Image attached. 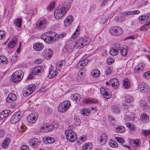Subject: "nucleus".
I'll return each instance as SVG.
<instances>
[{
	"mask_svg": "<svg viewBox=\"0 0 150 150\" xmlns=\"http://www.w3.org/2000/svg\"><path fill=\"white\" fill-rule=\"evenodd\" d=\"M56 34L55 32L49 31L42 35L41 38L47 44H51L56 40Z\"/></svg>",
	"mask_w": 150,
	"mask_h": 150,
	"instance_id": "f257e3e1",
	"label": "nucleus"
},
{
	"mask_svg": "<svg viewBox=\"0 0 150 150\" xmlns=\"http://www.w3.org/2000/svg\"><path fill=\"white\" fill-rule=\"evenodd\" d=\"M91 41V39L87 37L79 38L75 42V46L80 49L89 44Z\"/></svg>",
	"mask_w": 150,
	"mask_h": 150,
	"instance_id": "f03ea898",
	"label": "nucleus"
},
{
	"mask_svg": "<svg viewBox=\"0 0 150 150\" xmlns=\"http://www.w3.org/2000/svg\"><path fill=\"white\" fill-rule=\"evenodd\" d=\"M23 76V72L21 70H18L12 74L10 78V80L14 83H18L22 79Z\"/></svg>",
	"mask_w": 150,
	"mask_h": 150,
	"instance_id": "7ed1b4c3",
	"label": "nucleus"
},
{
	"mask_svg": "<svg viewBox=\"0 0 150 150\" xmlns=\"http://www.w3.org/2000/svg\"><path fill=\"white\" fill-rule=\"evenodd\" d=\"M66 138L69 142H74L77 139V137L76 133L71 130L67 131H66L65 132Z\"/></svg>",
	"mask_w": 150,
	"mask_h": 150,
	"instance_id": "20e7f679",
	"label": "nucleus"
},
{
	"mask_svg": "<svg viewBox=\"0 0 150 150\" xmlns=\"http://www.w3.org/2000/svg\"><path fill=\"white\" fill-rule=\"evenodd\" d=\"M70 105V102L69 101L65 100L59 105L58 110L60 112H65L69 108Z\"/></svg>",
	"mask_w": 150,
	"mask_h": 150,
	"instance_id": "39448f33",
	"label": "nucleus"
},
{
	"mask_svg": "<svg viewBox=\"0 0 150 150\" xmlns=\"http://www.w3.org/2000/svg\"><path fill=\"white\" fill-rule=\"evenodd\" d=\"M47 21L44 18L39 19L37 22L36 28L39 30H44L46 27Z\"/></svg>",
	"mask_w": 150,
	"mask_h": 150,
	"instance_id": "423d86ee",
	"label": "nucleus"
},
{
	"mask_svg": "<svg viewBox=\"0 0 150 150\" xmlns=\"http://www.w3.org/2000/svg\"><path fill=\"white\" fill-rule=\"evenodd\" d=\"M109 31L111 34L116 36L120 35L123 33L122 29L117 26L111 27L109 29Z\"/></svg>",
	"mask_w": 150,
	"mask_h": 150,
	"instance_id": "0eeeda50",
	"label": "nucleus"
},
{
	"mask_svg": "<svg viewBox=\"0 0 150 150\" xmlns=\"http://www.w3.org/2000/svg\"><path fill=\"white\" fill-rule=\"evenodd\" d=\"M35 86L34 84L28 86L23 91V96L25 97L30 95L35 91Z\"/></svg>",
	"mask_w": 150,
	"mask_h": 150,
	"instance_id": "6e6552de",
	"label": "nucleus"
},
{
	"mask_svg": "<svg viewBox=\"0 0 150 150\" xmlns=\"http://www.w3.org/2000/svg\"><path fill=\"white\" fill-rule=\"evenodd\" d=\"M66 10L61 9L58 7L55 10L54 16L55 18L57 19H59L62 18L65 14L67 11Z\"/></svg>",
	"mask_w": 150,
	"mask_h": 150,
	"instance_id": "1a4fd4ad",
	"label": "nucleus"
},
{
	"mask_svg": "<svg viewBox=\"0 0 150 150\" xmlns=\"http://www.w3.org/2000/svg\"><path fill=\"white\" fill-rule=\"evenodd\" d=\"M138 89L141 92L148 93L150 89L149 86L145 82H142L139 84Z\"/></svg>",
	"mask_w": 150,
	"mask_h": 150,
	"instance_id": "9d476101",
	"label": "nucleus"
},
{
	"mask_svg": "<svg viewBox=\"0 0 150 150\" xmlns=\"http://www.w3.org/2000/svg\"><path fill=\"white\" fill-rule=\"evenodd\" d=\"M22 117L20 112H16L11 117L10 122L12 124H15L18 122Z\"/></svg>",
	"mask_w": 150,
	"mask_h": 150,
	"instance_id": "9b49d317",
	"label": "nucleus"
},
{
	"mask_svg": "<svg viewBox=\"0 0 150 150\" xmlns=\"http://www.w3.org/2000/svg\"><path fill=\"white\" fill-rule=\"evenodd\" d=\"M44 71V68L40 66L34 67L32 71V74L35 75H40Z\"/></svg>",
	"mask_w": 150,
	"mask_h": 150,
	"instance_id": "f8f14e48",
	"label": "nucleus"
},
{
	"mask_svg": "<svg viewBox=\"0 0 150 150\" xmlns=\"http://www.w3.org/2000/svg\"><path fill=\"white\" fill-rule=\"evenodd\" d=\"M100 92L103 96L105 98L108 99L110 98L111 94L109 89L102 87L100 88Z\"/></svg>",
	"mask_w": 150,
	"mask_h": 150,
	"instance_id": "ddd939ff",
	"label": "nucleus"
},
{
	"mask_svg": "<svg viewBox=\"0 0 150 150\" xmlns=\"http://www.w3.org/2000/svg\"><path fill=\"white\" fill-rule=\"evenodd\" d=\"M40 141L35 138H32L29 142L30 146L33 147L37 148L40 144Z\"/></svg>",
	"mask_w": 150,
	"mask_h": 150,
	"instance_id": "4468645a",
	"label": "nucleus"
},
{
	"mask_svg": "<svg viewBox=\"0 0 150 150\" xmlns=\"http://www.w3.org/2000/svg\"><path fill=\"white\" fill-rule=\"evenodd\" d=\"M73 19V17L71 15H69L67 16L64 22L65 26L67 27L71 25Z\"/></svg>",
	"mask_w": 150,
	"mask_h": 150,
	"instance_id": "2eb2a0df",
	"label": "nucleus"
},
{
	"mask_svg": "<svg viewBox=\"0 0 150 150\" xmlns=\"http://www.w3.org/2000/svg\"><path fill=\"white\" fill-rule=\"evenodd\" d=\"M110 82L111 86L114 89H117L119 86L118 80L116 78H112L110 80Z\"/></svg>",
	"mask_w": 150,
	"mask_h": 150,
	"instance_id": "dca6fc26",
	"label": "nucleus"
},
{
	"mask_svg": "<svg viewBox=\"0 0 150 150\" xmlns=\"http://www.w3.org/2000/svg\"><path fill=\"white\" fill-rule=\"evenodd\" d=\"M38 118V117L37 114H31L28 116L27 120L30 123L33 124L35 123Z\"/></svg>",
	"mask_w": 150,
	"mask_h": 150,
	"instance_id": "f3484780",
	"label": "nucleus"
},
{
	"mask_svg": "<svg viewBox=\"0 0 150 150\" xmlns=\"http://www.w3.org/2000/svg\"><path fill=\"white\" fill-rule=\"evenodd\" d=\"M17 99L16 95L13 93L9 94L6 99V101L7 103H11L15 101Z\"/></svg>",
	"mask_w": 150,
	"mask_h": 150,
	"instance_id": "a211bd4d",
	"label": "nucleus"
},
{
	"mask_svg": "<svg viewBox=\"0 0 150 150\" xmlns=\"http://www.w3.org/2000/svg\"><path fill=\"white\" fill-rule=\"evenodd\" d=\"M70 6L71 4L69 3V2L68 3L67 2L64 1L58 7L61 9L65 10H66L65 11H67L70 8Z\"/></svg>",
	"mask_w": 150,
	"mask_h": 150,
	"instance_id": "6ab92c4d",
	"label": "nucleus"
},
{
	"mask_svg": "<svg viewBox=\"0 0 150 150\" xmlns=\"http://www.w3.org/2000/svg\"><path fill=\"white\" fill-rule=\"evenodd\" d=\"M43 54L45 55L46 57L49 59L52 57L53 54V52L50 49H47L44 51Z\"/></svg>",
	"mask_w": 150,
	"mask_h": 150,
	"instance_id": "aec40b11",
	"label": "nucleus"
},
{
	"mask_svg": "<svg viewBox=\"0 0 150 150\" xmlns=\"http://www.w3.org/2000/svg\"><path fill=\"white\" fill-rule=\"evenodd\" d=\"M88 62V59L85 58H82L81 59L79 62L78 63L77 66L78 67H79V66H81V67H84L85 66Z\"/></svg>",
	"mask_w": 150,
	"mask_h": 150,
	"instance_id": "412c9836",
	"label": "nucleus"
},
{
	"mask_svg": "<svg viewBox=\"0 0 150 150\" xmlns=\"http://www.w3.org/2000/svg\"><path fill=\"white\" fill-rule=\"evenodd\" d=\"M44 47L43 45L40 42L35 43L33 45V47L34 50L37 51H40L42 50Z\"/></svg>",
	"mask_w": 150,
	"mask_h": 150,
	"instance_id": "4be33fe9",
	"label": "nucleus"
},
{
	"mask_svg": "<svg viewBox=\"0 0 150 150\" xmlns=\"http://www.w3.org/2000/svg\"><path fill=\"white\" fill-rule=\"evenodd\" d=\"M145 64L143 63H140L137 65L135 67L134 69V71L135 72H138L139 71H142L143 70V69L144 68Z\"/></svg>",
	"mask_w": 150,
	"mask_h": 150,
	"instance_id": "5701e85b",
	"label": "nucleus"
},
{
	"mask_svg": "<svg viewBox=\"0 0 150 150\" xmlns=\"http://www.w3.org/2000/svg\"><path fill=\"white\" fill-rule=\"evenodd\" d=\"M11 142L9 138L7 137L5 139L1 144L2 147L3 148H6L8 147Z\"/></svg>",
	"mask_w": 150,
	"mask_h": 150,
	"instance_id": "b1692460",
	"label": "nucleus"
},
{
	"mask_svg": "<svg viewBox=\"0 0 150 150\" xmlns=\"http://www.w3.org/2000/svg\"><path fill=\"white\" fill-rule=\"evenodd\" d=\"M43 139L46 144H51L54 143L55 141V139L54 138L50 137H45Z\"/></svg>",
	"mask_w": 150,
	"mask_h": 150,
	"instance_id": "393cba45",
	"label": "nucleus"
},
{
	"mask_svg": "<svg viewBox=\"0 0 150 150\" xmlns=\"http://www.w3.org/2000/svg\"><path fill=\"white\" fill-rule=\"evenodd\" d=\"M141 120L146 123L148 122L149 121V116L145 113H142L140 116Z\"/></svg>",
	"mask_w": 150,
	"mask_h": 150,
	"instance_id": "a878e982",
	"label": "nucleus"
},
{
	"mask_svg": "<svg viewBox=\"0 0 150 150\" xmlns=\"http://www.w3.org/2000/svg\"><path fill=\"white\" fill-rule=\"evenodd\" d=\"M49 78H52L55 77L58 74V72L57 70L55 69H50L49 70Z\"/></svg>",
	"mask_w": 150,
	"mask_h": 150,
	"instance_id": "bb28decb",
	"label": "nucleus"
},
{
	"mask_svg": "<svg viewBox=\"0 0 150 150\" xmlns=\"http://www.w3.org/2000/svg\"><path fill=\"white\" fill-rule=\"evenodd\" d=\"M140 13V11L139 10H137L132 11H125L123 13V14L124 16H127L128 15H136Z\"/></svg>",
	"mask_w": 150,
	"mask_h": 150,
	"instance_id": "cd10ccee",
	"label": "nucleus"
},
{
	"mask_svg": "<svg viewBox=\"0 0 150 150\" xmlns=\"http://www.w3.org/2000/svg\"><path fill=\"white\" fill-rule=\"evenodd\" d=\"M98 101L92 98H85L83 100V102L86 104L96 103L98 102Z\"/></svg>",
	"mask_w": 150,
	"mask_h": 150,
	"instance_id": "c85d7f7f",
	"label": "nucleus"
},
{
	"mask_svg": "<svg viewBox=\"0 0 150 150\" xmlns=\"http://www.w3.org/2000/svg\"><path fill=\"white\" fill-rule=\"evenodd\" d=\"M22 23V18H17L14 20L13 24L15 25L17 27L21 28Z\"/></svg>",
	"mask_w": 150,
	"mask_h": 150,
	"instance_id": "c756f323",
	"label": "nucleus"
},
{
	"mask_svg": "<svg viewBox=\"0 0 150 150\" xmlns=\"http://www.w3.org/2000/svg\"><path fill=\"white\" fill-rule=\"evenodd\" d=\"M100 137V143L101 145H103L106 143L107 140V135L105 134H103L101 135Z\"/></svg>",
	"mask_w": 150,
	"mask_h": 150,
	"instance_id": "7c9ffc66",
	"label": "nucleus"
},
{
	"mask_svg": "<svg viewBox=\"0 0 150 150\" xmlns=\"http://www.w3.org/2000/svg\"><path fill=\"white\" fill-rule=\"evenodd\" d=\"M111 110L113 112L116 114L120 113V107L116 105H114L112 106Z\"/></svg>",
	"mask_w": 150,
	"mask_h": 150,
	"instance_id": "2f4dec72",
	"label": "nucleus"
},
{
	"mask_svg": "<svg viewBox=\"0 0 150 150\" xmlns=\"http://www.w3.org/2000/svg\"><path fill=\"white\" fill-rule=\"evenodd\" d=\"M81 114L84 116H88L90 115L91 111L90 109L86 108H83L80 111Z\"/></svg>",
	"mask_w": 150,
	"mask_h": 150,
	"instance_id": "473e14b6",
	"label": "nucleus"
},
{
	"mask_svg": "<svg viewBox=\"0 0 150 150\" xmlns=\"http://www.w3.org/2000/svg\"><path fill=\"white\" fill-rule=\"evenodd\" d=\"M128 47L126 46L125 47H122L120 49V52L122 56H126L127 54Z\"/></svg>",
	"mask_w": 150,
	"mask_h": 150,
	"instance_id": "72a5a7b5",
	"label": "nucleus"
},
{
	"mask_svg": "<svg viewBox=\"0 0 150 150\" xmlns=\"http://www.w3.org/2000/svg\"><path fill=\"white\" fill-rule=\"evenodd\" d=\"M71 99L76 102L78 101H79L81 97L79 94L78 93H75L72 95L71 96Z\"/></svg>",
	"mask_w": 150,
	"mask_h": 150,
	"instance_id": "f704fd0d",
	"label": "nucleus"
},
{
	"mask_svg": "<svg viewBox=\"0 0 150 150\" xmlns=\"http://www.w3.org/2000/svg\"><path fill=\"white\" fill-rule=\"evenodd\" d=\"M140 140L138 139L135 140L131 142V146L134 147H139L140 145Z\"/></svg>",
	"mask_w": 150,
	"mask_h": 150,
	"instance_id": "c9c22d12",
	"label": "nucleus"
},
{
	"mask_svg": "<svg viewBox=\"0 0 150 150\" xmlns=\"http://www.w3.org/2000/svg\"><path fill=\"white\" fill-rule=\"evenodd\" d=\"M92 147V145L90 143L84 144L82 146L83 150H90Z\"/></svg>",
	"mask_w": 150,
	"mask_h": 150,
	"instance_id": "e433bc0d",
	"label": "nucleus"
},
{
	"mask_svg": "<svg viewBox=\"0 0 150 150\" xmlns=\"http://www.w3.org/2000/svg\"><path fill=\"white\" fill-rule=\"evenodd\" d=\"M17 42V41L16 40L10 41L8 45V48L11 49L13 48L16 45Z\"/></svg>",
	"mask_w": 150,
	"mask_h": 150,
	"instance_id": "4c0bfd02",
	"label": "nucleus"
},
{
	"mask_svg": "<svg viewBox=\"0 0 150 150\" xmlns=\"http://www.w3.org/2000/svg\"><path fill=\"white\" fill-rule=\"evenodd\" d=\"M123 85L126 88H129L130 86V83L129 82L128 79L125 78L123 81Z\"/></svg>",
	"mask_w": 150,
	"mask_h": 150,
	"instance_id": "58836bf2",
	"label": "nucleus"
},
{
	"mask_svg": "<svg viewBox=\"0 0 150 150\" xmlns=\"http://www.w3.org/2000/svg\"><path fill=\"white\" fill-rule=\"evenodd\" d=\"M149 18L148 16L143 15L139 17V21L141 23H143L144 22L148 20Z\"/></svg>",
	"mask_w": 150,
	"mask_h": 150,
	"instance_id": "ea45409f",
	"label": "nucleus"
},
{
	"mask_svg": "<svg viewBox=\"0 0 150 150\" xmlns=\"http://www.w3.org/2000/svg\"><path fill=\"white\" fill-rule=\"evenodd\" d=\"M91 74L93 77H98L100 74V71L97 69L93 70L92 71Z\"/></svg>",
	"mask_w": 150,
	"mask_h": 150,
	"instance_id": "a19ab883",
	"label": "nucleus"
},
{
	"mask_svg": "<svg viewBox=\"0 0 150 150\" xmlns=\"http://www.w3.org/2000/svg\"><path fill=\"white\" fill-rule=\"evenodd\" d=\"M0 62L3 63V64H7L8 62L6 57L3 56L0 57Z\"/></svg>",
	"mask_w": 150,
	"mask_h": 150,
	"instance_id": "79ce46f5",
	"label": "nucleus"
},
{
	"mask_svg": "<svg viewBox=\"0 0 150 150\" xmlns=\"http://www.w3.org/2000/svg\"><path fill=\"white\" fill-rule=\"evenodd\" d=\"M109 52L110 54L113 56L116 55L118 52L117 51L112 47L110 48Z\"/></svg>",
	"mask_w": 150,
	"mask_h": 150,
	"instance_id": "37998d69",
	"label": "nucleus"
},
{
	"mask_svg": "<svg viewBox=\"0 0 150 150\" xmlns=\"http://www.w3.org/2000/svg\"><path fill=\"white\" fill-rule=\"evenodd\" d=\"M125 100L128 103H130L133 101V98L129 95H127L125 96Z\"/></svg>",
	"mask_w": 150,
	"mask_h": 150,
	"instance_id": "c03bdc74",
	"label": "nucleus"
},
{
	"mask_svg": "<svg viewBox=\"0 0 150 150\" xmlns=\"http://www.w3.org/2000/svg\"><path fill=\"white\" fill-rule=\"evenodd\" d=\"M45 113L46 114H50L52 113V109L48 107H46L44 109Z\"/></svg>",
	"mask_w": 150,
	"mask_h": 150,
	"instance_id": "a18cd8bd",
	"label": "nucleus"
},
{
	"mask_svg": "<svg viewBox=\"0 0 150 150\" xmlns=\"http://www.w3.org/2000/svg\"><path fill=\"white\" fill-rule=\"evenodd\" d=\"M121 47V45L118 43H115L113 44L112 48L115 49L116 50L119 52L120 48Z\"/></svg>",
	"mask_w": 150,
	"mask_h": 150,
	"instance_id": "49530a36",
	"label": "nucleus"
},
{
	"mask_svg": "<svg viewBox=\"0 0 150 150\" xmlns=\"http://www.w3.org/2000/svg\"><path fill=\"white\" fill-rule=\"evenodd\" d=\"M126 125L129 128L132 130H134L135 128L134 125L130 122H127L126 123Z\"/></svg>",
	"mask_w": 150,
	"mask_h": 150,
	"instance_id": "de8ad7c7",
	"label": "nucleus"
},
{
	"mask_svg": "<svg viewBox=\"0 0 150 150\" xmlns=\"http://www.w3.org/2000/svg\"><path fill=\"white\" fill-rule=\"evenodd\" d=\"M80 29V28L79 27V26H78L77 27V29L76 30V31L73 34V35L72 36V38L73 39H75L77 36H78V34L79 33V31Z\"/></svg>",
	"mask_w": 150,
	"mask_h": 150,
	"instance_id": "09e8293b",
	"label": "nucleus"
},
{
	"mask_svg": "<svg viewBox=\"0 0 150 150\" xmlns=\"http://www.w3.org/2000/svg\"><path fill=\"white\" fill-rule=\"evenodd\" d=\"M47 132L52 131L54 129V127L52 125L49 123H47Z\"/></svg>",
	"mask_w": 150,
	"mask_h": 150,
	"instance_id": "8fccbe9b",
	"label": "nucleus"
},
{
	"mask_svg": "<svg viewBox=\"0 0 150 150\" xmlns=\"http://www.w3.org/2000/svg\"><path fill=\"white\" fill-rule=\"evenodd\" d=\"M47 124H44L40 128V130L41 132H47Z\"/></svg>",
	"mask_w": 150,
	"mask_h": 150,
	"instance_id": "3c124183",
	"label": "nucleus"
},
{
	"mask_svg": "<svg viewBox=\"0 0 150 150\" xmlns=\"http://www.w3.org/2000/svg\"><path fill=\"white\" fill-rule=\"evenodd\" d=\"M109 145L110 146L112 147H116L117 146V143L112 140L110 141Z\"/></svg>",
	"mask_w": 150,
	"mask_h": 150,
	"instance_id": "603ef678",
	"label": "nucleus"
},
{
	"mask_svg": "<svg viewBox=\"0 0 150 150\" xmlns=\"http://www.w3.org/2000/svg\"><path fill=\"white\" fill-rule=\"evenodd\" d=\"M55 3L54 2H52L50 3L49 5L47 8L50 11H51L54 7L55 5Z\"/></svg>",
	"mask_w": 150,
	"mask_h": 150,
	"instance_id": "864d4df0",
	"label": "nucleus"
},
{
	"mask_svg": "<svg viewBox=\"0 0 150 150\" xmlns=\"http://www.w3.org/2000/svg\"><path fill=\"white\" fill-rule=\"evenodd\" d=\"M5 32L3 30H0V40L3 39L5 37Z\"/></svg>",
	"mask_w": 150,
	"mask_h": 150,
	"instance_id": "5fc2aeb1",
	"label": "nucleus"
},
{
	"mask_svg": "<svg viewBox=\"0 0 150 150\" xmlns=\"http://www.w3.org/2000/svg\"><path fill=\"white\" fill-rule=\"evenodd\" d=\"M105 72L107 75H109L111 74V70L110 67H107L105 69Z\"/></svg>",
	"mask_w": 150,
	"mask_h": 150,
	"instance_id": "6e6d98bb",
	"label": "nucleus"
},
{
	"mask_svg": "<svg viewBox=\"0 0 150 150\" xmlns=\"http://www.w3.org/2000/svg\"><path fill=\"white\" fill-rule=\"evenodd\" d=\"M115 139L119 142L121 144H123L125 142L124 140L122 138L118 137H115Z\"/></svg>",
	"mask_w": 150,
	"mask_h": 150,
	"instance_id": "4d7b16f0",
	"label": "nucleus"
},
{
	"mask_svg": "<svg viewBox=\"0 0 150 150\" xmlns=\"http://www.w3.org/2000/svg\"><path fill=\"white\" fill-rule=\"evenodd\" d=\"M143 76L147 79L150 78V71H148L145 72Z\"/></svg>",
	"mask_w": 150,
	"mask_h": 150,
	"instance_id": "13d9d810",
	"label": "nucleus"
},
{
	"mask_svg": "<svg viewBox=\"0 0 150 150\" xmlns=\"http://www.w3.org/2000/svg\"><path fill=\"white\" fill-rule=\"evenodd\" d=\"M142 134L146 136L150 134V130H144L142 131Z\"/></svg>",
	"mask_w": 150,
	"mask_h": 150,
	"instance_id": "bf43d9fd",
	"label": "nucleus"
},
{
	"mask_svg": "<svg viewBox=\"0 0 150 150\" xmlns=\"http://www.w3.org/2000/svg\"><path fill=\"white\" fill-rule=\"evenodd\" d=\"M107 19L104 17H102L100 19V22L101 24H104L107 21Z\"/></svg>",
	"mask_w": 150,
	"mask_h": 150,
	"instance_id": "052dcab7",
	"label": "nucleus"
},
{
	"mask_svg": "<svg viewBox=\"0 0 150 150\" xmlns=\"http://www.w3.org/2000/svg\"><path fill=\"white\" fill-rule=\"evenodd\" d=\"M114 62L113 59L111 57H109L107 59V62L109 65L111 64L112 62Z\"/></svg>",
	"mask_w": 150,
	"mask_h": 150,
	"instance_id": "680f3d73",
	"label": "nucleus"
},
{
	"mask_svg": "<svg viewBox=\"0 0 150 150\" xmlns=\"http://www.w3.org/2000/svg\"><path fill=\"white\" fill-rule=\"evenodd\" d=\"M124 119L126 121H129L132 120V117L128 115H126L124 117Z\"/></svg>",
	"mask_w": 150,
	"mask_h": 150,
	"instance_id": "e2e57ef3",
	"label": "nucleus"
},
{
	"mask_svg": "<svg viewBox=\"0 0 150 150\" xmlns=\"http://www.w3.org/2000/svg\"><path fill=\"white\" fill-rule=\"evenodd\" d=\"M66 34H61L59 35H58V34H56V40H57V38H63L65 35Z\"/></svg>",
	"mask_w": 150,
	"mask_h": 150,
	"instance_id": "0e129e2a",
	"label": "nucleus"
},
{
	"mask_svg": "<svg viewBox=\"0 0 150 150\" xmlns=\"http://www.w3.org/2000/svg\"><path fill=\"white\" fill-rule=\"evenodd\" d=\"M29 147L26 145H23L21 146V150H29Z\"/></svg>",
	"mask_w": 150,
	"mask_h": 150,
	"instance_id": "69168bd1",
	"label": "nucleus"
},
{
	"mask_svg": "<svg viewBox=\"0 0 150 150\" xmlns=\"http://www.w3.org/2000/svg\"><path fill=\"white\" fill-rule=\"evenodd\" d=\"M2 111L3 112V114L5 115V116H6V117L9 115V114L10 113V111L8 110H3Z\"/></svg>",
	"mask_w": 150,
	"mask_h": 150,
	"instance_id": "338daca9",
	"label": "nucleus"
},
{
	"mask_svg": "<svg viewBox=\"0 0 150 150\" xmlns=\"http://www.w3.org/2000/svg\"><path fill=\"white\" fill-rule=\"evenodd\" d=\"M148 28L147 27L146 24L142 26L140 28V30L143 31L144 30H146Z\"/></svg>",
	"mask_w": 150,
	"mask_h": 150,
	"instance_id": "774afa93",
	"label": "nucleus"
}]
</instances>
